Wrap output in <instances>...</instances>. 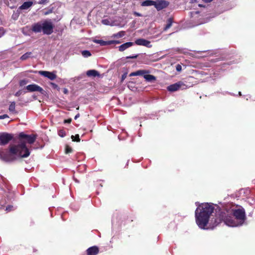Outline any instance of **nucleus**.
<instances>
[{"mask_svg": "<svg viewBox=\"0 0 255 255\" xmlns=\"http://www.w3.org/2000/svg\"><path fill=\"white\" fill-rule=\"evenodd\" d=\"M19 142L15 145L9 146V149H0V159L6 162H12L18 158H25L30 155V151L26 146V143L30 144L34 143L36 135L26 134L24 132L19 134Z\"/></svg>", "mask_w": 255, "mask_h": 255, "instance_id": "f257e3e1", "label": "nucleus"}, {"mask_svg": "<svg viewBox=\"0 0 255 255\" xmlns=\"http://www.w3.org/2000/svg\"><path fill=\"white\" fill-rule=\"evenodd\" d=\"M246 213L245 209L242 207L233 206L231 209L221 211L219 217L211 220L210 226L211 229H214L222 221L232 227L242 226L246 220Z\"/></svg>", "mask_w": 255, "mask_h": 255, "instance_id": "f03ea898", "label": "nucleus"}, {"mask_svg": "<svg viewBox=\"0 0 255 255\" xmlns=\"http://www.w3.org/2000/svg\"><path fill=\"white\" fill-rule=\"evenodd\" d=\"M214 207L212 204L208 203H202L199 205L195 211V218L196 222L198 227L202 229H211L210 223H209V227L206 228L205 227L207 225L209 218L213 213ZM216 217H219L218 215H216L215 218H213L214 220ZM210 222H211V220Z\"/></svg>", "mask_w": 255, "mask_h": 255, "instance_id": "7ed1b4c3", "label": "nucleus"}, {"mask_svg": "<svg viewBox=\"0 0 255 255\" xmlns=\"http://www.w3.org/2000/svg\"><path fill=\"white\" fill-rule=\"evenodd\" d=\"M192 86V84L187 81H179L168 86L167 89L169 92H175L179 90H185Z\"/></svg>", "mask_w": 255, "mask_h": 255, "instance_id": "20e7f679", "label": "nucleus"}, {"mask_svg": "<svg viewBox=\"0 0 255 255\" xmlns=\"http://www.w3.org/2000/svg\"><path fill=\"white\" fill-rule=\"evenodd\" d=\"M54 26L50 20L42 21V30L43 34L50 35L53 31Z\"/></svg>", "mask_w": 255, "mask_h": 255, "instance_id": "39448f33", "label": "nucleus"}, {"mask_svg": "<svg viewBox=\"0 0 255 255\" xmlns=\"http://www.w3.org/2000/svg\"><path fill=\"white\" fill-rule=\"evenodd\" d=\"M25 88L30 92H39L43 95H45L46 93V91H44L41 87L35 84L28 85L25 87Z\"/></svg>", "mask_w": 255, "mask_h": 255, "instance_id": "423d86ee", "label": "nucleus"}, {"mask_svg": "<svg viewBox=\"0 0 255 255\" xmlns=\"http://www.w3.org/2000/svg\"><path fill=\"white\" fill-rule=\"evenodd\" d=\"M13 138L11 134L8 133H1L0 134V145H4L8 143Z\"/></svg>", "mask_w": 255, "mask_h": 255, "instance_id": "0eeeda50", "label": "nucleus"}, {"mask_svg": "<svg viewBox=\"0 0 255 255\" xmlns=\"http://www.w3.org/2000/svg\"><path fill=\"white\" fill-rule=\"evenodd\" d=\"M39 74L51 80L55 79L57 77L55 71L49 72L46 71H39Z\"/></svg>", "mask_w": 255, "mask_h": 255, "instance_id": "6e6552de", "label": "nucleus"}, {"mask_svg": "<svg viewBox=\"0 0 255 255\" xmlns=\"http://www.w3.org/2000/svg\"><path fill=\"white\" fill-rule=\"evenodd\" d=\"M168 5V2L165 0H159L155 1L154 6L157 10H161L166 7Z\"/></svg>", "mask_w": 255, "mask_h": 255, "instance_id": "1a4fd4ad", "label": "nucleus"}, {"mask_svg": "<svg viewBox=\"0 0 255 255\" xmlns=\"http://www.w3.org/2000/svg\"><path fill=\"white\" fill-rule=\"evenodd\" d=\"M135 43L136 45L144 46L148 48H150L152 46L149 41L143 38L136 39L135 41Z\"/></svg>", "mask_w": 255, "mask_h": 255, "instance_id": "9d476101", "label": "nucleus"}, {"mask_svg": "<svg viewBox=\"0 0 255 255\" xmlns=\"http://www.w3.org/2000/svg\"><path fill=\"white\" fill-rule=\"evenodd\" d=\"M31 30L35 33L41 32L42 30V22H39L32 24Z\"/></svg>", "mask_w": 255, "mask_h": 255, "instance_id": "9b49d317", "label": "nucleus"}, {"mask_svg": "<svg viewBox=\"0 0 255 255\" xmlns=\"http://www.w3.org/2000/svg\"><path fill=\"white\" fill-rule=\"evenodd\" d=\"M99 253V248L96 246L91 247L87 250V255H96Z\"/></svg>", "mask_w": 255, "mask_h": 255, "instance_id": "f8f14e48", "label": "nucleus"}, {"mask_svg": "<svg viewBox=\"0 0 255 255\" xmlns=\"http://www.w3.org/2000/svg\"><path fill=\"white\" fill-rule=\"evenodd\" d=\"M134 43L132 42H128L126 43H125L119 46V50L121 52H123L126 50L129 47L132 46L133 45Z\"/></svg>", "mask_w": 255, "mask_h": 255, "instance_id": "ddd939ff", "label": "nucleus"}, {"mask_svg": "<svg viewBox=\"0 0 255 255\" xmlns=\"http://www.w3.org/2000/svg\"><path fill=\"white\" fill-rule=\"evenodd\" d=\"M241 196L245 197H248L250 194V190L248 188L242 189L240 190Z\"/></svg>", "mask_w": 255, "mask_h": 255, "instance_id": "4468645a", "label": "nucleus"}, {"mask_svg": "<svg viewBox=\"0 0 255 255\" xmlns=\"http://www.w3.org/2000/svg\"><path fill=\"white\" fill-rule=\"evenodd\" d=\"M33 4L31 1H26L24 2L21 6H19L18 9H27L29 8Z\"/></svg>", "mask_w": 255, "mask_h": 255, "instance_id": "2eb2a0df", "label": "nucleus"}, {"mask_svg": "<svg viewBox=\"0 0 255 255\" xmlns=\"http://www.w3.org/2000/svg\"><path fill=\"white\" fill-rule=\"evenodd\" d=\"M87 75L88 77H96L99 76V73L95 70H90L87 71Z\"/></svg>", "mask_w": 255, "mask_h": 255, "instance_id": "dca6fc26", "label": "nucleus"}, {"mask_svg": "<svg viewBox=\"0 0 255 255\" xmlns=\"http://www.w3.org/2000/svg\"><path fill=\"white\" fill-rule=\"evenodd\" d=\"M102 23L106 25L114 26L115 25L114 21L112 20L111 18H105L102 20Z\"/></svg>", "mask_w": 255, "mask_h": 255, "instance_id": "f3484780", "label": "nucleus"}, {"mask_svg": "<svg viewBox=\"0 0 255 255\" xmlns=\"http://www.w3.org/2000/svg\"><path fill=\"white\" fill-rule=\"evenodd\" d=\"M126 32L124 31H121L118 33L113 34L111 37L114 38H121L125 35Z\"/></svg>", "mask_w": 255, "mask_h": 255, "instance_id": "a211bd4d", "label": "nucleus"}, {"mask_svg": "<svg viewBox=\"0 0 255 255\" xmlns=\"http://www.w3.org/2000/svg\"><path fill=\"white\" fill-rule=\"evenodd\" d=\"M143 78L148 82H152L156 80V77L154 76L147 74L143 75Z\"/></svg>", "mask_w": 255, "mask_h": 255, "instance_id": "6ab92c4d", "label": "nucleus"}, {"mask_svg": "<svg viewBox=\"0 0 255 255\" xmlns=\"http://www.w3.org/2000/svg\"><path fill=\"white\" fill-rule=\"evenodd\" d=\"M95 42L100 44V45H101V46H106V45H110V40L104 41L103 40H95Z\"/></svg>", "mask_w": 255, "mask_h": 255, "instance_id": "aec40b11", "label": "nucleus"}, {"mask_svg": "<svg viewBox=\"0 0 255 255\" xmlns=\"http://www.w3.org/2000/svg\"><path fill=\"white\" fill-rule=\"evenodd\" d=\"M155 1L151 0H146L143 1L141 3L142 6H151L154 5Z\"/></svg>", "mask_w": 255, "mask_h": 255, "instance_id": "412c9836", "label": "nucleus"}, {"mask_svg": "<svg viewBox=\"0 0 255 255\" xmlns=\"http://www.w3.org/2000/svg\"><path fill=\"white\" fill-rule=\"evenodd\" d=\"M32 54V53L31 52H26L25 53H24V54H23L21 57H20V59L21 60H25L26 59H27V58H29L31 57V55Z\"/></svg>", "mask_w": 255, "mask_h": 255, "instance_id": "4be33fe9", "label": "nucleus"}, {"mask_svg": "<svg viewBox=\"0 0 255 255\" xmlns=\"http://www.w3.org/2000/svg\"><path fill=\"white\" fill-rule=\"evenodd\" d=\"M137 76H143L145 74L149 73V71L145 70H139L136 71Z\"/></svg>", "mask_w": 255, "mask_h": 255, "instance_id": "5701e85b", "label": "nucleus"}, {"mask_svg": "<svg viewBox=\"0 0 255 255\" xmlns=\"http://www.w3.org/2000/svg\"><path fill=\"white\" fill-rule=\"evenodd\" d=\"M15 102H12L10 103L8 110L12 113L15 112Z\"/></svg>", "mask_w": 255, "mask_h": 255, "instance_id": "b1692460", "label": "nucleus"}, {"mask_svg": "<svg viewBox=\"0 0 255 255\" xmlns=\"http://www.w3.org/2000/svg\"><path fill=\"white\" fill-rule=\"evenodd\" d=\"M172 24V19L171 18H169L167 20V24H166L165 27H164V30H166L168 29H169L171 26Z\"/></svg>", "mask_w": 255, "mask_h": 255, "instance_id": "393cba45", "label": "nucleus"}, {"mask_svg": "<svg viewBox=\"0 0 255 255\" xmlns=\"http://www.w3.org/2000/svg\"><path fill=\"white\" fill-rule=\"evenodd\" d=\"M81 53L83 56L86 58L88 57L91 55V52L89 51L86 50L82 51Z\"/></svg>", "mask_w": 255, "mask_h": 255, "instance_id": "a878e982", "label": "nucleus"}, {"mask_svg": "<svg viewBox=\"0 0 255 255\" xmlns=\"http://www.w3.org/2000/svg\"><path fill=\"white\" fill-rule=\"evenodd\" d=\"M29 82V80L27 79H23L19 81V86L22 87L26 85Z\"/></svg>", "mask_w": 255, "mask_h": 255, "instance_id": "bb28decb", "label": "nucleus"}, {"mask_svg": "<svg viewBox=\"0 0 255 255\" xmlns=\"http://www.w3.org/2000/svg\"><path fill=\"white\" fill-rule=\"evenodd\" d=\"M71 138L72 139L73 141H76L79 142L80 140L79 134H76L75 136L72 135Z\"/></svg>", "mask_w": 255, "mask_h": 255, "instance_id": "cd10ccee", "label": "nucleus"}, {"mask_svg": "<svg viewBox=\"0 0 255 255\" xmlns=\"http://www.w3.org/2000/svg\"><path fill=\"white\" fill-rule=\"evenodd\" d=\"M19 13H20V12H19V9H18L17 10V11L15 13L13 14V15H12V17L15 19H16L18 17V16L19 14Z\"/></svg>", "mask_w": 255, "mask_h": 255, "instance_id": "c85d7f7f", "label": "nucleus"}, {"mask_svg": "<svg viewBox=\"0 0 255 255\" xmlns=\"http://www.w3.org/2000/svg\"><path fill=\"white\" fill-rule=\"evenodd\" d=\"M121 43L120 40H110V45L112 44H117Z\"/></svg>", "mask_w": 255, "mask_h": 255, "instance_id": "c756f323", "label": "nucleus"}, {"mask_svg": "<svg viewBox=\"0 0 255 255\" xmlns=\"http://www.w3.org/2000/svg\"><path fill=\"white\" fill-rule=\"evenodd\" d=\"M59 135L61 137H64L66 135V133L64 130H60L59 131Z\"/></svg>", "mask_w": 255, "mask_h": 255, "instance_id": "7c9ffc66", "label": "nucleus"}, {"mask_svg": "<svg viewBox=\"0 0 255 255\" xmlns=\"http://www.w3.org/2000/svg\"><path fill=\"white\" fill-rule=\"evenodd\" d=\"M176 70L178 72H180L182 70V66L180 64H177L176 66Z\"/></svg>", "mask_w": 255, "mask_h": 255, "instance_id": "2f4dec72", "label": "nucleus"}, {"mask_svg": "<svg viewBox=\"0 0 255 255\" xmlns=\"http://www.w3.org/2000/svg\"><path fill=\"white\" fill-rule=\"evenodd\" d=\"M138 57V55H132L131 56H127V59H135Z\"/></svg>", "mask_w": 255, "mask_h": 255, "instance_id": "473e14b6", "label": "nucleus"}, {"mask_svg": "<svg viewBox=\"0 0 255 255\" xmlns=\"http://www.w3.org/2000/svg\"><path fill=\"white\" fill-rule=\"evenodd\" d=\"M72 152V148L69 146H67L66 148V153H69Z\"/></svg>", "mask_w": 255, "mask_h": 255, "instance_id": "72a5a7b5", "label": "nucleus"}, {"mask_svg": "<svg viewBox=\"0 0 255 255\" xmlns=\"http://www.w3.org/2000/svg\"><path fill=\"white\" fill-rule=\"evenodd\" d=\"M21 93H22L21 91L19 90V91H18L17 92H16L15 93V96L16 97H18V96H19L21 94Z\"/></svg>", "mask_w": 255, "mask_h": 255, "instance_id": "f704fd0d", "label": "nucleus"}, {"mask_svg": "<svg viewBox=\"0 0 255 255\" xmlns=\"http://www.w3.org/2000/svg\"><path fill=\"white\" fill-rule=\"evenodd\" d=\"M7 118H8V116L6 114L0 116V119H4Z\"/></svg>", "mask_w": 255, "mask_h": 255, "instance_id": "c9c22d12", "label": "nucleus"}, {"mask_svg": "<svg viewBox=\"0 0 255 255\" xmlns=\"http://www.w3.org/2000/svg\"><path fill=\"white\" fill-rule=\"evenodd\" d=\"M48 0H40L38 3L40 4H44L45 3L48 1Z\"/></svg>", "mask_w": 255, "mask_h": 255, "instance_id": "e433bc0d", "label": "nucleus"}, {"mask_svg": "<svg viewBox=\"0 0 255 255\" xmlns=\"http://www.w3.org/2000/svg\"><path fill=\"white\" fill-rule=\"evenodd\" d=\"M13 207L11 206H8L7 207H6V210L7 211H10L11 210V208H12Z\"/></svg>", "mask_w": 255, "mask_h": 255, "instance_id": "4c0bfd02", "label": "nucleus"}, {"mask_svg": "<svg viewBox=\"0 0 255 255\" xmlns=\"http://www.w3.org/2000/svg\"><path fill=\"white\" fill-rule=\"evenodd\" d=\"M137 76V75H136V71H135V72H132V73H131L129 74V76Z\"/></svg>", "mask_w": 255, "mask_h": 255, "instance_id": "58836bf2", "label": "nucleus"}, {"mask_svg": "<svg viewBox=\"0 0 255 255\" xmlns=\"http://www.w3.org/2000/svg\"><path fill=\"white\" fill-rule=\"evenodd\" d=\"M63 93H64V94H68V89H66V88H64V89H63Z\"/></svg>", "mask_w": 255, "mask_h": 255, "instance_id": "ea45409f", "label": "nucleus"}, {"mask_svg": "<svg viewBox=\"0 0 255 255\" xmlns=\"http://www.w3.org/2000/svg\"><path fill=\"white\" fill-rule=\"evenodd\" d=\"M134 14L136 16H141V14L138 12H134Z\"/></svg>", "mask_w": 255, "mask_h": 255, "instance_id": "a19ab883", "label": "nucleus"}, {"mask_svg": "<svg viewBox=\"0 0 255 255\" xmlns=\"http://www.w3.org/2000/svg\"><path fill=\"white\" fill-rule=\"evenodd\" d=\"M51 85H52V86L53 88H57V87H58V86H57L56 84L53 83H51Z\"/></svg>", "mask_w": 255, "mask_h": 255, "instance_id": "79ce46f5", "label": "nucleus"}, {"mask_svg": "<svg viewBox=\"0 0 255 255\" xmlns=\"http://www.w3.org/2000/svg\"><path fill=\"white\" fill-rule=\"evenodd\" d=\"M126 77V74H124L122 76V81H123Z\"/></svg>", "mask_w": 255, "mask_h": 255, "instance_id": "37998d69", "label": "nucleus"}, {"mask_svg": "<svg viewBox=\"0 0 255 255\" xmlns=\"http://www.w3.org/2000/svg\"><path fill=\"white\" fill-rule=\"evenodd\" d=\"M64 122L67 123H70L71 122V119H68V120H65Z\"/></svg>", "mask_w": 255, "mask_h": 255, "instance_id": "c03bdc74", "label": "nucleus"}, {"mask_svg": "<svg viewBox=\"0 0 255 255\" xmlns=\"http://www.w3.org/2000/svg\"><path fill=\"white\" fill-rule=\"evenodd\" d=\"M204 2H211L213 0H203Z\"/></svg>", "mask_w": 255, "mask_h": 255, "instance_id": "a18cd8bd", "label": "nucleus"}, {"mask_svg": "<svg viewBox=\"0 0 255 255\" xmlns=\"http://www.w3.org/2000/svg\"><path fill=\"white\" fill-rule=\"evenodd\" d=\"M79 116H80L79 114H78L77 115H76L74 117L75 120L77 119L79 117Z\"/></svg>", "mask_w": 255, "mask_h": 255, "instance_id": "49530a36", "label": "nucleus"}, {"mask_svg": "<svg viewBox=\"0 0 255 255\" xmlns=\"http://www.w3.org/2000/svg\"><path fill=\"white\" fill-rule=\"evenodd\" d=\"M239 95L240 96H242V94H241V92H239Z\"/></svg>", "mask_w": 255, "mask_h": 255, "instance_id": "de8ad7c7", "label": "nucleus"}, {"mask_svg": "<svg viewBox=\"0 0 255 255\" xmlns=\"http://www.w3.org/2000/svg\"><path fill=\"white\" fill-rule=\"evenodd\" d=\"M48 13H49V11L45 12V14H48Z\"/></svg>", "mask_w": 255, "mask_h": 255, "instance_id": "09e8293b", "label": "nucleus"}, {"mask_svg": "<svg viewBox=\"0 0 255 255\" xmlns=\"http://www.w3.org/2000/svg\"><path fill=\"white\" fill-rule=\"evenodd\" d=\"M199 6H200V7L203 6L202 4H199Z\"/></svg>", "mask_w": 255, "mask_h": 255, "instance_id": "8fccbe9b", "label": "nucleus"}, {"mask_svg": "<svg viewBox=\"0 0 255 255\" xmlns=\"http://www.w3.org/2000/svg\"><path fill=\"white\" fill-rule=\"evenodd\" d=\"M195 204H196V205L197 206V205H198V202H196V203H195Z\"/></svg>", "mask_w": 255, "mask_h": 255, "instance_id": "3c124183", "label": "nucleus"}, {"mask_svg": "<svg viewBox=\"0 0 255 255\" xmlns=\"http://www.w3.org/2000/svg\"><path fill=\"white\" fill-rule=\"evenodd\" d=\"M192 1H194L195 2H196L197 0H192Z\"/></svg>", "mask_w": 255, "mask_h": 255, "instance_id": "603ef678", "label": "nucleus"}, {"mask_svg": "<svg viewBox=\"0 0 255 255\" xmlns=\"http://www.w3.org/2000/svg\"><path fill=\"white\" fill-rule=\"evenodd\" d=\"M254 184H255V180H254Z\"/></svg>", "mask_w": 255, "mask_h": 255, "instance_id": "864d4df0", "label": "nucleus"}]
</instances>
